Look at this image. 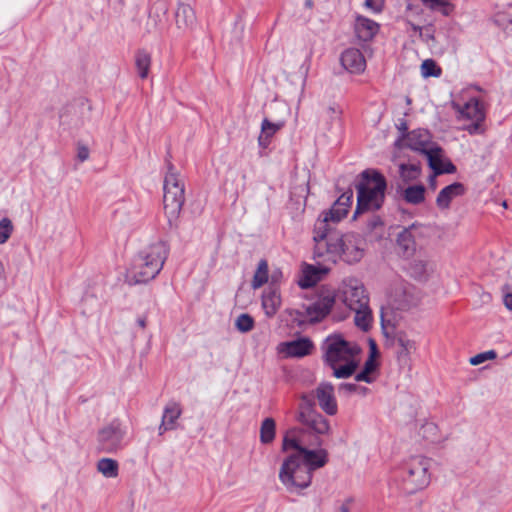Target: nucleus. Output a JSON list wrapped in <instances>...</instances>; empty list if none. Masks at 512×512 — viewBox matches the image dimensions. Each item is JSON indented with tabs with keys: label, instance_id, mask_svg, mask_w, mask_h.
I'll return each instance as SVG.
<instances>
[{
	"label": "nucleus",
	"instance_id": "obj_12",
	"mask_svg": "<svg viewBox=\"0 0 512 512\" xmlns=\"http://www.w3.org/2000/svg\"><path fill=\"white\" fill-rule=\"evenodd\" d=\"M420 226L412 224L404 228L397 236L396 245L398 253L405 258L412 257L417 249L416 237Z\"/></svg>",
	"mask_w": 512,
	"mask_h": 512
},
{
	"label": "nucleus",
	"instance_id": "obj_35",
	"mask_svg": "<svg viewBox=\"0 0 512 512\" xmlns=\"http://www.w3.org/2000/svg\"><path fill=\"white\" fill-rule=\"evenodd\" d=\"M181 414V405L175 401H170L164 408L162 419L176 428V421L180 418Z\"/></svg>",
	"mask_w": 512,
	"mask_h": 512
},
{
	"label": "nucleus",
	"instance_id": "obj_7",
	"mask_svg": "<svg viewBox=\"0 0 512 512\" xmlns=\"http://www.w3.org/2000/svg\"><path fill=\"white\" fill-rule=\"evenodd\" d=\"M453 108L457 112L458 120H470L471 123L464 125L463 130L469 134H481L484 132L483 122L486 117L485 108L482 102L477 98H471L464 105L453 103Z\"/></svg>",
	"mask_w": 512,
	"mask_h": 512
},
{
	"label": "nucleus",
	"instance_id": "obj_27",
	"mask_svg": "<svg viewBox=\"0 0 512 512\" xmlns=\"http://www.w3.org/2000/svg\"><path fill=\"white\" fill-rule=\"evenodd\" d=\"M395 296L397 309L408 310L417 304V299L414 297L411 287H401L397 289Z\"/></svg>",
	"mask_w": 512,
	"mask_h": 512
},
{
	"label": "nucleus",
	"instance_id": "obj_62",
	"mask_svg": "<svg viewBox=\"0 0 512 512\" xmlns=\"http://www.w3.org/2000/svg\"><path fill=\"white\" fill-rule=\"evenodd\" d=\"M381 323H382L383 329H386L387 326L390 325V321L385 319V316L383 313L381 314Z\"/></svg>",
	"mask_w": 512,
	"mask_h": 512
},
{
	"label": "nucleus",
	"instance_id": "obj_13",
	"mask_svg": "<svg viewBox=\"0 0 512 512\" xmlns=\"http://www.w3.org/2000/svg\"><path fill=\"white\" fill-rule=\"evenodd\" d=\"M315 397L320 408L328 415H335L338 407L334 396V386L329 382H322L315 390Z\"/></svg>",
	"mask_w": 512,
	"mask_h": 512
},
{
	"label": "nucleus",
	"instance_id": "obj_21",
	"mask_svg": "<svg viewBox=\"0 0 512 512\" xmlns=\"http://www.w3.org/2000/svg\"><path fill=\"white\" fill-rule=\"evenodd\" d=\"M346 238H349L350 243L344 246V251L342 252L343 260L350 264L359 262L364 255V251L360 247L361 239L353 233L346 234Z\"/></svg>",
	"mask_w": 512,
	"mask_h": 512
},
{
	"label": "nucleus",
	"instance_id": "obj_43",
	"mask_svg": "<svg viewBox=\"0 0 512 512\" xmlns=\"http://www.w3.org/2000/svg\"><path fill=\"white\" fill-rule=\"evenodd\" d=\"M254 323L252 316L247 313H243L237 317L235 326L240 332L247 333L254 328Z\"/></svg>",
	"mask_w": 512,
	"mask_h": 512
},
{
	"label": "nucleus",
	"instance_id": "obj_64",
	"mask_svg": "<svg viewBox=\"0 0 512 512\" xmlns=\"http://www.w3.org/2000/svg\"><path fill=\"white\" fill-rule=\"evenodd\" d=\"M411 27H412V29H413L414 31H420V30H421V28H420L419 26H416V25H414V24H411Z\"/></svg>",
	"mask_w": 512,
	"mask_h": 512
},
{
	"label": "nucleus",
	"instance_id": "obj_61",
	"mask_svg": "<svg viewBox=\"0 0 512 512\" xmlns=\"http://www.w3.org/2000/svg\"><path fill=\"white\" fill-rule=\"evenodd\" d=\"M137 324L139 325V327L144 329L146 327V317H139L137 319Z\"/></svg>",
	"mask_w": 512,
	"mask_h": 512
},
{
	"label": "nucleus",
	"instance_id": "obj_47",
	"mask_svg": "<svg viewBox=\"0 0 512 512\" xmlns=\"http://www.w3.org/2000/svg\"><path fill=\"white\" fill-rule=\"evenodd\" d=\"M496 357H497V353L494 350L485 351V352L479 353V354L471 357L470 364L476 366V365H479V364L485 362L486 360L495 359Z\"/></svg>",
	"mask_w": 512,
	"mask_h": 512
},
{
	"label": "nucleus",
	"instance_id": "obj_18",
	"mask_svg": "<svg viewBox=\"0 0 512 512\" xmlns=\"http://www.w3.org/2000/svg\"><path fill=\"white\" fill-rule=\"evenodd\" d=\"M281 306V296L277 287L269 286L262 295V307L265 315L272 318Z\"/></svg>",
	"mask_w": 512,
	"mask_h": 512
},
{
	"label": "nucleus",
	"instance_id": "obj_36",
	"mask_svg": "<svg viewBox=\"0 0 512 512\" xmlns=\"http://www.w3.org/2000/svg\"><path fill=\"white\" fill-rule=\"evenodd\" d=\"M269 279L268 263L265 259L259 261L257 269L254 273L251 286L253 289H258L267 283Z\"/></svg>",
	"mask_w": 512,
	"mask_h": 512
},
{
	"label": "nucleus",
	"instance_id": "obj_23",
	"mask_svg": "<svg viewBox=\"0 0 512 512\" xmlns=\"http://www.w3.org/2000/svg\"><path fill=\"white\" fill-rule=\"evenodd\" d=\"M350 240L346 238L345 235L338 236L337 234L330 235L327 240L324 241L322 245V252H326L331 256H340L342 257V252L344 251V246L349 245Z\"/></svg>",
	"mask_w": 512,
	"mask_h": 512
},
{
	"label": "nucleus",
	"instance_id": "obj_17",
	"mask_svg": "<svg viewBox=\"0 0 512 512\" xmlns=\"http://www.w3.org/2000/svg\"><path fill=\"white\" fill-rule=\"evenodd\" d=\"M465 192L466 187L464 184L454 182L440 190L436 198V205L442 210L448 209L451 201L456 197L464 195Z\"/></svg>",
	"mask_w": 512,
	"mask_h": 512
},
{
	"label": "nucleus",
	"instance_id": "obj_39",
	"mask_svg": "<svg viewBox=\"0 0 512 512\" xmlns=\"http://www.w3.org/2000/svg\"><path fill=\"white\" fill-rule=\"evenodd\" d=\"M348 213L346 208H343L342 205H337V200L332 205L331 209L323 212L322 216L325 217V221H330L333 223H337L342 220Z\"/></svg>",
	"mask_w": 512,
	"mask_h": 512
},
{
	"label": "nucleus",
	"instance_id": "obj_16",
	"mask_svg": "<svg viewBox=\"0 0 512 512\" xmlns=\"http://www.w3.org/2000/svg\"><path fill=\"white\" fill-rule=\"evenodd\" d=\"M340 60L342 66L352 73H360L364 71L366 66V61L362 52L356 48L346 49L341 54Z\"/></svg>",
	"mask_w": 512,
	"mask_h": 512
},
{
	"label": "nucleus",
	"instance_id": "obj_8",
	"mask_svg": "<svg viewBox=\"0 0 512 512\" xmlns=\"http://www.w3.org/2000/svg\"><path fill=\"white\" fill-rule=\"evenodd\" d=\"M125 431L119 420L115 419L98 432L99 449L106 453H113L122 447Z\"/></svg>",
	"mask_w": 512,
	"mask_h": 512
},
{
	"label": "nucleus",
	"instance_id": "obj_45",
	"mask_svg": "<svg viewBox=\"0 0 512 512\" xmlns=\"http://www.w3.org/2000/svg\"><path fill=\"white\" fill-rule=\"evenodd\" d=\"M437 432H438V427L436 424H434L432 422L425 423L424 425H422L420 428V431H419V433L422 435L423 438H425L431 442L437 441V437H436Z\"/></svg>",
	"mask_w": 512,
	"mask_h": 512
},
{
	"label": "nucleus",
	"instance_id": "obj_52",
	"mask_svg": "<svg viewBox=\"0 0 512 512\" xmlns=\"http://www.w3.org/2000/svg\"><path fill=\"white\" fill-rule=\"evenodd\" d=\"M448 0H421V2L430 9H435L440 6L446 5Z\"/></svg>",
	"mask_w": 512,
	"mask_h": 512
},
{
	"label": "nucleus",
	"instance_id": "obj_41",
	"mask_svg": "<svg viewBox=\"0 0 512 512\" xmlns=\"http://www.w3.org/2000/svg\"><path fill=\"white\" fill-rule=\"evenodd\" d=\"M421 74L423 77H438L441 75V68L432 59H426L421 65Z\"/></svg>",
	"mask_w": 512,
	"mask_h": 512
},
{
	"label": "nucleus",
	"instance_id": "obj_42",
	"mask_svg": "<svg viewBox=\"0 0 512 512\" xmlns=\"http://www.w3.org/2000/svg\"><path fill=\"white\" fill-rule=\"evenodd\" d=\"M338 390L340 393L343 392L346 395L356 393L361 396H366L370 391L369 388L357 385L355 383H341L338 387Z\"/></svg>",
	"mask_w": 512,
	"mask_h": 512
},
{
	"label": "nucleus",
	"instance_id": "obj_40",
	"mask_svg": "<svg viewBox=\"0 0 512 512\" xmlns=\"http://www.w3.org/2000/svg\"><path fill=\"white\" fill-rule=\"evenodd\" d=\"M299 413H298V416H297V419L298 421L309 416V415H312L314 413H316L314 411V398L313 396H310V395H303L301 397V402H300V405H299Z\"/></svg>",
	"mask_w": 512,
	"mask_h": 512
},
{
	"label": "nucleus",
	"instance_id": "obj_4",
	"mask_svg": "<svg viewBox=\"0 0 512 512\" xmlns=\"http://www.w3.org/2000/svg\"><path fill=\"white\" fill-rule=\"evenodd\" d=\"M163 190V206L168 223L170 227L177 226V220L185 202V184L184 179L170 161H167Z\"/></svg>",
	"mask_w": 512,
	"mask_h": 512
},
{
	"label": "nucleus",
	"instance_id": "obj_34",
	"mask_svg": "<svg viewBox=\"0 0 512 512\" xmlns=\"http://www.w3.org/2000/svg\"><path fill=\"white\" fill-rule=\"evenodd\" d=\"M399 174L405 183L414 181L421 174V165L420 163H401L399 164Z\"/></svg>",
	"mask_w": 512,
	"mask_h": 512
},
{
	"label": "nucleus",
	"instance_id": "obj_9",
	"mask_svg": "<svg viewBox=\"0 0 512 512\" xmlns=\"http://www.w3.org/2000/svg\"><path fill=\"white\" fill-rule=\"evenodd\" d=\"M342 296L343 302L349 310L359 309L369 304V297L365 288L357 279L343 281Z\"/></svg>",
	"mask_w": 512,
	"mask_h": 512
},
{
	"label": "nucleus",
	"instance_id": "obj_33",
	"mask_svg": "<svg viewBox=\"0 0 512 512\" xmlns=\"http://www.w3.org/2000/svg\"><path fill=\"white\" fill-rule=\"evenodd\" d=\"M376 369L377 363L373 355H370L369 358L365 361L362 370L356 374L355 381L366 383L374 382L375 378L372 376V374L376 371Z\"/></svg>",
	"mask_w": 512,
	"mask_h": 512
},
{
	"label": "nucleus",
	"instance_id": "obj_28",
	"mask_svg": "<svg viewBox=\"0 0 512 512\" xmlns=\"http://www.w3.org/2000/svg\"><path fill=\"white\" fill-rule=\"evenodd\" d=\"M426 188L422 184L408 186L403 192V199L412 205H419L425 200Z\"/></svg>",
	"mask_w": 512,
	"mask_h": 512
},
{
	"label": "nucleus",
	"instance_id": "obj_31",
	"mask_svg": "<svg viewBox=\"0 0 512 512\" xmlns=\"http://www.w3.org/2000/svg\"><path fill=\"white\" fill-rule=\"evenodd\" d=\"M276 435V423L273 418H265L260 426V442L270 444L274 441Z\"/></svg>",
	"mask_w": 512,
	"mask_h": 512
},
{
	"label": "nucleus",
	"instance_id": "obj_10",
	"mask_svg": "<svg viewBox=\"0 0 512 512\" xmlns=\"http://www.w3.org/2000/svg\"><path fill=\"white\" fill-rule=\"evenodd\" d=\"M335 304V295L333 293L320 294L317 299L309 305L303 306L305 314L310 323L322 321L330 313Z\"/></svg>",
	"mask_w": 512,
	"mask_h": 512
},
{
	"label": "nucleus",
	"instance_id": "obj_50",
	"mask_svg": "<svg viewBox=\"0 0 512 512\" xmlns=\"http://www.w3.org/2000/svg\"><path fill=\"white\" fill-rule=\"evenodd\" d=\"M364 5L366 8L371 9L375 13H379L383 9V0H365Z\"/></svg>",
	"mask_w": 512,
	"mask_h": 512
},
{
	"label": "nucleus",
	"instance_id": "obj_15",
	"mask_svg": "<svg viewBox=\"0 0 512 512\" xmlns=\"http://www.w3.org/2000/svg\"><path fill=\"white\" fill-rule=\"evenodd\" d=\"M394 340L398 346L397 360L400 366L410 365V355L416 351V343L407 337L404 331H396Z\"/></svg>",
	"mask_w": 512,
	"mask_h": 512
},
{
	"label": "nucleus",
	"instance_id": "obj_51",
	"mask_svg": "<svg viewBox=\"0 0 512 512\" xmlns=\"http://www.w3.org/2000/svg\"><path fill=\"white\" fill-rule=\"evenodd\" d=\"M383 222L379 216L373 215L367 222V229L368 231H373L377 227L382 226Z\"/></svg>",
	"mask_w": 512,
	"mask_h": 512
},
{
	"label": "nucleus",
	"instance_id": "obj_63",
	"mask_svg": "<svg viewBox=\"0 0 512 512\" xmlns=\"http://www.w3.org/2000/svg\"><path fill=\"white\" fill-rule=\"evenodd\" d=\"M4 274V266L2 264V262L0 261V278L3 276Z\"/></svg>",
	"mask_w": 512,
	"mask_h": 512
},
{
	"label": "nucleus",
	"instance_id": "obj_29",
	"mask_svg": "<svg viewBox=\"0 0 512 512\" xmlns=\"http://www.w3.org/2000/svg\"><path fill=\"white\" fill-rule=\"evenodd\" d=\"M351 311L355 312L354 323L355 325L363 331H368L371 327L372 323V311L369 307V304L361 307L359 309H352Z\"/></svg>",
	"mask_w": 512,
	"mask_h": 512
},
{
	"label": "nucleus",
	"instance_id": "obj_5",
	"mask_svg": "<svg viewBox=\"0 0 512 512\" xmlns=\"http://www.w3.org/2000/svg\"><path fill=\"white\" fill-rule=\"evenodd\" d=\"M430 460L424 456L410 457L400 467V477L403 490L407 494H413L425 488L430 482Z\"/></svg>",
	"mask_w": 512,
	"mask_h": 512
},
{
	"label": "nucleus",
	"instance_id": "obj_44",
	"mask_svg": "<svg viewBox=\"0 0 512 512\" xmlns=\"http://www.w3.org/2000/svg\"><path fill=\"white\" fill-rule=\"evenodd\" d=\"M409 273L415 279H424L426 276V262L423 260L413 261L409 266Z\"/></svg>",
	"mask_w": 512,
	"mask_h": 512
},
{
	"label": "nucleus",
	"instance_id": "obj_19",
	"mask_svg": "<svg viewBox=\"0 0 512 512\" xmlns=\"http://www.w3.org/2000/svg\"><path fill=\"white\" fill-rule=\"evenodd\" d=\"M283 351L289 357H304L311 353L314 345L309 338H300L294 341L283 343Z\"/></svg>",
	"mask_w": 512,
	"mask_h": 512
},
{
	"label": "nucleus",
	"instance_id": "obj_56",
	"mask_svg": "<svg viewBox=\"0 0 512 512\" xmlns=\"http://www.w3.org/2000/svg\"><path fill=\"white\" fill-rule=\"evenodd\" d=\"M175 428L169 425L166 421L163 419L161 420V424L159 425L158 431L159 435H163L166 431L174 430Z\"/></svg>",
	"mask_w": 512,
	"mask_h": 512
},
{
	"label": "nucleus",
	"instance_id": "obj_25",
	"mask_svg": "<svg viewBox=\"0 0 512 512\" xmlns=\"http://www.w3.org/2000/svg\"><path fill=\"white\" fill-rule=\"evenodd\" d=\"M299 422L303 423L317 434H326L330 429L328 420L317 412L299 420Z\"/></svg>",
	"mask_w": 512,
	"mask_h": 512
},
{
	"label": "nucleus",
	"instance_id": "obj_58",
	"mask_svg": "<svg viewBox=\"0 0 512 512\" xmlns=\"http://www.w3.org/2000/svg\"><path fill=\"white\" fill-rule=\"evenodd\" d=\"M352 499H347L340 507V512H350V503H352Z\"/></svg>",
	"mask_w": 512,
	"mask_h": 512
},
{
	"label": "nucleus",
	"instance_id": "obj_53",
	"mask_svg": "<svg viewBox=\"0 0 512 512\" xmlns=\"http://www.w3.org/2000/svg\"><path fill=\"white\" fill-rule=\"evenodd\" d=\"M77 158L84 162L89 158V149L86 146H78L77 149Z\"/></svg>",
	"mask_w": 512,
	"mask_h": 512
},
{
	"label": "nucleus",
	"instance_id": "obj_26",
	"mask_svg": "<svg viewBox=\"0 0 512 512\" xmlns=\"http://www.w3.org/2000/svg\"><path fill=\"white\" fill-rule=\"evenodd\" d=\"M283 122L273 123L267 118L262 121L261 134L258 138L259 145L266 148L270 144L272 136L283 127Z\"/></svg>",
	"mask_w": 512,
	"mask_h": 512
},
{
	"label": "nucleus",
	"instance_id": "obj_6",
	"mask_svg": "<svg viewBox=\"0 0 512 512\" xmlns=\"http://www.w3.org/2000/svg\"><path fill=\"white\" fill-rule=\"evenodd\" d=\"M324 361L329 367L353 358L360 352L358 345L346 341L340 334L328 336L323 345Z\"/></svg>",
	"mask_w": 512,
	"mask_h": 512
},
{
	"label": "nucleus",
	"instance_id": "obj_32",
	"mask_svg": "<svg viewBox=\"0 0 512 512\" xmlns=\"http://www.w3.org/2000/svg\"><path fill=\"white\" fill-rule=\"evenodd\" d=\"M343 362V365L335 364L334 367H331L333 369L334 377L339 379H346L355 374L358 368V363L353 358Z\"/></svg>",
	"mask_w": 512,
	"mask_h": 512
},
{
	"label": "nucleus",
	"instance_id": "obj_30",
	"mask_svg": "<svg viewBox=\"0 0 512 512\" xmlns=\"http://www.w3.org/2000/svg\"><path fill=\"white\" fill-rule=\"evenodd\" d=\"M135 65L137 68L138 75L141 79H145L148 77L150 65H151V55L145 50H138L135 55Z\"/></svg>",
	"mask_w": 512,
	"mask_h": 512
},
{
	"label": "nucleus",
	"instance_id": "obj_46",
	"mask_svg": "<svg viewBox=\"0 0 512 512\" xmlns=\"http://www.w3.org/2000/svg\"><path fill=\"white\" fill-rule=\"evenodd\" d=\"M13 231V225L9 218L0 220V244H4L10 238Z\"/></svg>",
	"mask_w": 512,
	"mask_h": 512
},
{
	"label": "nucleus",
	"instance_id": "obj_57",
	"mask_svg": "<svg viewBox=\"0 0 512 512\" xmlns=\"http://www.w3.org/2000/svg\"><path fill=\"white\" fill-rule=\"evenodd\" d=\"M282 276L281 271H274L271 275V284L270 286L276 287V282L279 280V278Z\"/></svg>",
	"mask_w": 512,
	"mask_h": 512
},
{
	"label": "nucleus",
	"instance_id": "obj_22",
	"mask_svg": "<svg viewBox=\"0 0 512 512\" xmlns=\"http://www.w3.org/2000/svg\"><path fill=\"white\" fill-rule=\"evenodd\" d=\"M330 221H325V217L319 218L315 224L314 227V235L313 240L315 241V250L314 254L315 256L322 257V245L324 244V241L328 239L330 235H333L334 233L329 232L328 223Z\"/></svg>",
	"mask_w": 512,
	"mask_h": 512
},
{
	"label": "nucleus",
	"instance_id": "obj_54",
	"mask_svg": "<svg viewBox=\"0 0 512 512\" xmlns=\"http://www.w3.org/2000/svg\"><path fill=\"white\" fill-rule=\"evenodd\" d=\"M396 127L399 131V135H403V134H409L408 132V124H407V121L405 119H399L397 124H396Z\"/></svg>",
	"mask_w": 512,
	"mask_h": 512
},
{
	"label": "nucleus",
	"instance_id": "obj_11",
	"mask_svg": "<svg viewBox=\"0 0 512 512\" xmlns=\"http://www.w3.org/2000/svg\"><path fill=\"white\" fill-rule=\"evenodd\" d=\"M430 134L425 129H416L410 131L409 134L399 135L395 141L398 148H409L421 154L432 144Z\"/></svg>",
	"mask_w": 512,
	"mask_h": 512
},
{
	"label": "nucleus",
	"instance_id": "obj_3",
	"mask_svg": "<svg viewBox=\"0 0 512 512\" xmlns=\"http://www.w3.org/2000/svg\"><path fill=\"white\" fill-rule=\"evenodd\" d=\"M360 176L361 180L356 184L357 205L353 219L364 212L379 210L384 203L387 188V181L378 170L366 169Z\"/></svg>",
	"mask_w": 512,
	"mask_h": 512
},
{
	"label": "nucleus",
	"instance_id": "obj_49",
	"mask_svg": "<svg viewBox=\"0 0 512 512\" xmlns=\"http://www.w3.org/2000/svg\"><path fill=\"white\" fill-rule=\"evenodd\" d=\"M503 293V303L505 307L512 311V291H510V287L508 285H504L502 287Z\"/></svg>",
	"mask_w": 512,
	"mask_h": 512
},
{
	"label": "nucleus",
	"instance_id": "obj_37",
	"mask_svg": "<svg viewBox=\"0 0 512 512\" xmlns=\"http://www.w3.org/2000/svg\"><path fill=\"white\" fill-rule=\"evenodd\" d=\"M97 469L107 478H115L118 476V462L111 458H102L97 463Z\"/></svg>",
	"mask_w": 512,
	"mask_h": 512
},
{
	"label": "nucleus",
	"instance_id": "obj_55",
	"mask_svg": "<svg viewBox=\"0 0 512 512\" xmlns=\"http://www.w3.org/2000/svg\"><path fill=\"white\" fill-rule=\"evenodd\" d=\"M500 25H503L505 29L512 26V18L506 19L504 15H498L496 20Z\"/></svg>",
	"mask_w": 512,
	"mask_h": 512
},
{
	"label": "nucleus",
	"instance_id": "obj_1",
	"mask_svg": "<svg viewBox=\"0 0 512 512\" xmlns=\"http://www.w3.org/2000/svg\"><path fill=\"white\" fill-rule=\"evenodd\" d=\"M301 433V429L291 428L286 431L282 440V452L288 453L292 450L279 470V480L289 492L309 487L313 472L328 463L327 450L307 448L301 439Z\"/></svg>",
	"mask_w": 512,
	"mask_h": 512
},
{
	"label": "nucleus",
	"instance_id": "obj_2",
	"mask_svg": "<svg viewBox=\"0 0 512 512\" xmlns=\"http://www.w3.org/2000/svg\"><path fill=\"white\" fill-rule=\"evenodd\" d=\"M169 248L163 241L153 243L143 249L134 259L126 275L129 285L147 283L162 270L168 257Z\"/></svg>",
	"mask_w": 512,
	"mask_h": 512
},
{
	"label": "nucleus",
	"instance_id": "obj_20",
	"mask_svg": "<svg viewBox=\"0 0 512 512\" xmlns=\"http://www.w3.org/2000/svg\"><path fill=\"white\" fill-rule=\"evenodd\" d=\"M379 25L366 17L357 16L355 21V33L359 40L367 42L378 32Z\"/></svg>",
	"mask_w": 512,
	"mask_h": 512
},
{
	"label": "nucleus",
	"instance_id": "obj_38",
	"mask_svg": "<svg viewBox=\"0 0 512 512\" xmlns=\"http://www.w3.org/2000/svg\"><path fill=\"white\" fill-rule=\"evenodd\" d=\"M322 270L314 267L313 265H308L304 270V278L299 281V286L301 288H309L314 286L321 278L319 273ZM323 272H327V270H323Z\"/></svg>",
	"mask_w": 512,
	"mask_h": 512
},
{
	"label": "nucleus",
	"instance_id": "obj_24",
	"mask_svg": "<svg viewBox=\"0 0 512 512\" xmlns=\"http://www.w3.org/2000/svg\"><path fill=\"white\" fill-rule=\"evenodd\" d=\"M422 154L426 156L428 165L434 171L435 175L443 174V149L440 146L431 144Z\"/></svg>",
	"mask_w": 512,
	"mask_h": 512
},
{
	"label": "nucleus",
	"instance_id": "obj_60",
	"mask_svg": "<svg viewBox=\"0 0 512 512\" xmlns=\"http://www.w3.org/2000/svg\"><path fill=\"white\" fill-rule=\"evenodd\" d=\"M456 170V167L451 162L448 163L446 168H443V173H453Z\"/></svg>",
	"mask_w": 512,
	"mask_h": 512
},
{
	"label": "nucleus",
	"instance_id": "obj_14",
	"mask_svg": "<svg viewBox=\"0 0 512 512\" xmlns=\"http://www.w3.org/2000/svg\"><path fill=\"white\" fill-rule=\"evenodd\" d=\"M175 22L178 29L191 30L196 25V14L190 2L179 0L175 11Z\"/></svg>",
	"mask_w": 512,
	"mask_h": 512
},
{
	"label": "nucleus",
	"instance_id": "obj_59",
	"mask_svg": "<svg viewBox=\"0 0 512 512\" xmlns=\"http://www.w3.org/2000/svg\"><path fill=\"white\" fill-rule=\"evenodd\" d=\"M327 114L329 116H331V117L332 116H338L340 114V110L335 108V107H333V106H330V107L327 108Z\"/></svg>",
	"mask_w": 512,
	"mask_h": 512
},
{
	"label": "nucleus",
	"instance_id": "obj_48",
	"mask_svg": "<svg viewBox=\"0 0 512 512\" xmlns=\"http://www.w3.org/2000/svg\"><path fill=\"white\" fill-rule=\"evenodd\" d=\"M353 201V190L348 189L347 191L343 192L339 198L337 199V205H342L343 208H346V210L349 211V208Z\"/></svg>",
	"mask_w": 512,
	"mask_h": 512
}]
</instances>
